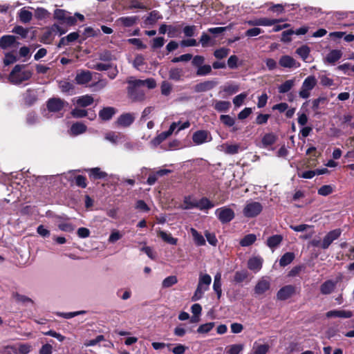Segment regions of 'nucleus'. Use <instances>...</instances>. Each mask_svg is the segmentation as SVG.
Listing matches in <instances>:
<instances>
[{
  "instance_id": "1a4fd4ad",
  "label": "nucleus",
  "mask_w": 354,
  "mask_h": 354,
  "mask_svg": "<svg viewBox=\"0 0 354 354\" xmlns=\"http://www.w3.org/2000/svg\"><path fill=\"white\" fill-rule=\"evenodd\" d=\"M67 104L64 100L58 98H50L47 102V109L50 112H59Z\"/></svg>"
},
{
  "instance_id": "e2e57ef3",
  "label": "nucleus",
  "mask_w": 354,
  "mask_h": 354,
  "mask_svg": "<svg viewBox=\"0 0 354 354\" xmlns=\"http://www.w3.org/2000/svg\"><path fill=\"white\" fill-rule=\"evenodd\" d=\"M59 88L62 92H70L74 89V85L66 81H60L59 83Z\"/></svg>"
},
{
  "instance_id": "bb28decb",
  "label": "nucleus",
  "mask_w": 354,
  "mask_h": 354,
  "mask_svg": "<svg viewBox=\"0 0 354 354\" xmlns=\"http://www.w3.org/2000/svg\"><path fill=\"white\" fill-rule=\"evenodd\" d=\"M295 80L291 79L285 81L281 85L278 86V91L279 93H286L292 89L295 86Z\"/></svg>"
},
{
  "instance_id": "7ed1b4c3",
  "label": "nucleus",
  "mask_w": 354,
  "mask_h": 354,
  "mask_svg": "<svg viewBox=\"0 0 354 354\" xmlns=\"http://www.w3.org/2000/svg\"><path fill=\"white\" fill-rule=\"evenodd\" d=\"M317 81L314 75L308 76L303 82L299 92L301 98L307 99L310 95V91L317 85Z\"/></svg>"
},
{
  "instance_id": "79ce46f5",
  "label": "nucleus",
  "mask_w": 354,
  "mask_h": 354,
  "mask_svg": "<svg viewBox=\"0 0 354 354\" xmlns=\"http://www.w3.org/2000/svg\"><path fill=\"white\" fill-rule=\"evenodd\" d=\"M113 65L112 64H102L97 63L96 64H87V66L89 68L95 69L99 71H104L109 70Z\"/></svg>"
},
{
  "instance_id": "4d7b16f0",
  "label": "nucleus",
  "mask_w": 354,
  "mask_h": 354,
  "mask_svg": "<svg viewBox=\"0 0 354 354\" xmlns=\"http://www.w3.org/2000/svg\"><path fill=\"white\" fill-rule=\"evenodd\" d=\"M212 72V66L208 64H203L199 67L196 71L198 76H205L209 75Z\"/></svg>"
},
{
  "instance_id": "f257e3e1",
  "label": "nucleus",
  "mask_w": 354,
  "mask_h": 354,
  "mask_svg": "<svg viewBox=\"0 0 354 354\" xmlns=\"http://www.w3.org/2000/svg\"><path fill=\"white\" fill-rule=\"evenodd\" d=\"M25 66L24 64H17L13 68L9 75V80L12 83L19 84L32 77V73L30 71L24 70Z\"/></svg>"
},
{
  "instance_id": "5701e85b",
  "label": "nucleus",
  "mask_w": 354,
  "mask_h": 354,
  "mask_svg": "<svg viewBox=\"0 0 354 354\" xmlns=\"http://www.w3.org/2000/svg\"><path fill=\"white\" fill-rule=\"evenodd\" d=\"M342 56V53L340 50H332L326 57V61L329 64H334L338 61Z\"/></svg>"
},
{
  "instance_id": "3c124183",
  "label": "nucleus",
  "mask_w": 354,
  "mask_h": 354,
  "mask_svg": "<svg viewBox=\"0 0 354 354\" xmlns=\"http://www.w3.org/2000/svg\"><path fill=\"white\" fill-rule=\"evenodd\" d=\"M196 30L197 27L194 25L185 26L183 29V32L185 37H192L196 35Z\"/></svg>"
},
{
  "instance_id": "09e8293b",
  "label": "nucleus",
  "mask_w": 354,
  "mask_h": 354,
  "mask_svg": "<svg viewBox=\"0 0 354 354\" xmlns=\"http://www.w3.org/2000/svg\"><path fill=\"white\" fill-rule=\"evenodd\" d=\"M32 346L29 344H20L14 352L15 354H28Z\"/></svg>"
},
{
  "instance_id": "39448f33",
  "label": "nucleus",
  "mask_w": 354,
  "mask_h": 354,
  "mask_svg": "<svg viewBox=\"0 0 354 354\" xmlns=\"http://www.w3.org/2000/svg\"><path fill=\"white\" fill-rule=\"evenodd\" d=\"M215 214L222 223L230 222L235 216L234 210L227 206L216 209Z\"/></svg>"
},
{
  "instance_id": "aec40b11",
  "label": "nucleus",
  "mask_w": 354,
  "mask_h": 354,
  "mask_svg": "<svg viewBox=\"0 0 354 354\" xmlns=\"http://www.w3.org/2000/svg\"><path fill=\"white\" fill-rule=\"evenodd\" d=\"M279 63L283 68L298 67L299 66H296V60L289 55L281 56Z\"/></svg>"
},
{
  "instance_id": "72a5a7b5",
  "label": "nucleus",
  "mask_w": 354,
  "mask_h": 354,
  "mask_svg": "<svg viewBox=\"0 0 354 354\" xmlns=\"http://www.w3.org/2000/svg\"><path fill=\"white\" fill-rule=\"evenodd\" d=\"M199 43L201 44L202 47L205 48L209 46H212L214 41L209 35L205 32H203L199 39Z\"/></svg>"
},
{
  "instance_id": "4468645a",
  "label": "nucleus",
  "mask_w": 354,
  "mask_h": 354,
  "mask_svg": "<svg viewBox=\"0 0 354 354\" xmlns=\"http://www.w3.org/2000/svg\"><path fill=\"white\" fill-rule=\"evenodd\" d=\"M353 316V313L351 310H333L326 313L327 318L339 317V318H351Z\"/></svg>"
},
{
  "instance_id": "f8f14e48",
  "label": "nucleus",
  "mask_w": 354,
  "mask_h": 354,
  "mask_svg": "<svg viewBox=\"0 0 354 354\" xmlns=\"http://www.w3.org/2000/svg\"><path fill=\"white\" fill-rule=\"evenodd\" d=\"M92 80V73L89 71H80L77 73L75 81L77 84H85Z\"/></svg>"
},
{
  "instance_id": "a211bd4d",
  "label": "nucleus",
  "mask_w": 354,
  "mask_h": 354,
  "mask_svg": "<svg viewBox=\"0 0 354 354\" xmlns=\"http://www.w3.org/2000/svg\"><path fill=\"white\" fill-rule=\"evenodd\" d=\"M184 71L182 68L178 67L171 68L169 71V79L175 82L183 80Z\"/></svg>"
},
{
  "instance_id": "cd10ccee",
  "label": "nucleus",
  "mask_w": 354,
  "mask_h": 354,
  "mask_svg": "<svg viewBox=\"0 0 354 354\" xmlns=\"http://www.w3.org/2000/svg\"><path fill=\"white\" fill-rule=\"evenodd\" d=\"M192 236L193 237L195 244L198 246H202L205 245V240L203 236L200 234L196 229L192 227L190 229Z\"/></svg>"
},
{
  "instance_id": "2eb2a0df",
  "label": "nucleus",
  "mask_w": 354,
  "mask_h": 354,
  "mask_svg": "<svg viewBox=\"0 0 354 354\" xmlns=\"http://www.w3.org/2000/svg\"><path fill=\"white\" fill-rule=\"evenodd\" d=\"M270 281L266 278L261 279L254 287V293L257 295H261L270 289Z\"/></svg>"
},
{
  "instance_id": "0eeeda50",
  "label": "nucleus",
  "mask_w": 354,
  "mask_h": 354,
  "mask_svg": "<svg viewBox=\"0 0 354 354\" xmlns=\"http://www.w3.org/2000/svg\"><path fill=\"white\" fill-rule=\"evenodd\" d=\"M19 44L15 35H6L0 38V48L3 50L17 48Z\"/></svg>"
},
{
  "instance_id": "680f3d73",
  "label": "nucleus",
  "mask_w": 354,
  "mask_h": 354,
  "mask_svg": "<svg viewBox=\"0 0 354 354\" xmlns=\"http://www.w3.org/2000/svg\"><path fill=\"white\" fill-rule=\"evenodd\" d=\"M17 60V55L14 53H7L5 55L3 63L6 66H8L15 63Z\"/></svg>"
},
{
  "instance_id": "13d9d810",
  "label": "nucleus",
  "mask_w": 354,
  "mask_h": 354,
  "mask_svg": "<svg viewBox=\"0 0 354 354\" xmlns=\"http://www.w3.org/2000/svg\"><path fill=\"white\" fill-rule=\"evenodd\" d=\"M243 349V345L241 344L230 345L227 350V354H240Z\"/></svg>"
},
{
  "instance_id": "4c0bfd02",
  "label": "nucleus",
  "mask_w": 354,
  "mask_h": 354,
  "mask_svg": "<svg viewBox=\"0 0 354 354\" xmlns=\"http://www.w3.org/2000/svg\"><path fill=\"white\" fill-rule=\"evenodd\" d=\"M248 277V272L247 270H243L240 271H236L234 273L233 281L236 283H240L246 280Z\"/></svg>"
},
{
  "instance_id": "a18cd8bd",
  "label": "nucleus",
  "mask_w": 354,
  "mask_h": 354,
  "mask_svg": "<svg viewBox=\"0 0 354 354\" xmlns=\"http://www.w3.org/2000/svg\"><path fill=\"white\" fill-rule=\"evenodd\" d=\"M230 50L229 48L222 47L214 50V56L218 59H221L226 57L230 53Z\"/></svg>"
},
{
  "instance_id": "7c9ffc66",
  "label": "nucleus",
  "mask_w": 354,
  "mask_h": 354,
  "mask_svg": "<svg viewBox=\"0 0 354 354\" xmlns=\"http://www.w3.org/2000/svg\"><path fill=\"white\" fill-rule=\"evenodd\" d=\"M86 130V127L80 122L74 123L71 127V133L74 136H77L84 133Z\"/></svg>"
},
{
  "instance_id": "ea45409f",
  "label": "nucleus",
  "mask_w": 354,
  "mask_h": 354,
  "mask_svg": "<svg viewBox=\"0 0 354 354\" xmlns=\"http://www.w3.org/2000/svg\"><path fill=\"white\" fill-rule=\"evenodd\" d=\"M295 254L292 252L285 253L279 260V264L281 266H286L290 264L294 259Z\"/></svg>"
},
{
  "instance_id": "c9c22d12",
  "label": "nucleus",
  "mask_w": 354,
  "mask_h": 354,
  "mask_svg": "<svg viewBox=\"0 0 354 354\" xmlns=\"http://www.w3.org/2000/svg\"><path fill=\"white\" fill-rule=\"evenodd\" d=\"M158 236L165 242L171 244V245H176L177 239L174 238L170 233H167L165 231H160L158 232Z\"/></svg>"
},
{
  "instance_id": "c85d7f7f",
  "label": "nucleus",
  "mask_w": 354,
  "mask_h": 354,
  "mask_svg": "<svg viewBox=\"0 0 354 354\" xmlns=\"http://www.w3.org/2000/svg\"><path fill=\"white\" fill-rule=\"evenodd\" d=\"M196 203H197L196 199L192 198L191 196H187L184 198L183 204L180 207L183 209H191L196 208Z\"/></svg>"
},
{
  "instance_id": "dca6fc26",
  "label": "nucleus",
  "mask_w": 354,
  "mask_h": 354,
  "mask_svg": "<svg viewBox=\"0 0 354 354\" xmlns=\"http://www.w3.org/2000/svg\"><path fill=\"white\" fill-rule=\"evenodd\" d=\"M116 109L114 107L107 106L103 108L99 112V117L102 120H110L112 117L116 113Z\"/></svg>"
},
{
  "instance_id": "e433bc0d",
  "label": "nucleus",
  "mask_w": 354,
  "mask_h": 354,
  "mask_svg": "<svg viewBox=\"0 0 354 354\" xmlns=\"http://www.w3.org/2000/svg\"><path fill=\"white\" fill-rule=\"evenodd\" d=\"M257 239L256 235L249 234L245 235L240 241V245L243 247H248L253 244Z\"/></svg>"
},
{
  "instance_id": "6e6552de",
  "label": "nucleus",
  "mask_w": 354,
  "mask_h": 354,
  "mask_svg": "<svg viewBox=\"0 0 354 354\" xmlns=\"http://www.w3.org/2000/svg\"><path fill=\"white\" fill-rule=\"evenodd\" d=\"M342 234L340 229H335L330 231L323 239L321 247L323 249H327L330 245L337 239Z\"/></svg>"
},
{
  "instance_id": "37998d69",
  "label": "nucleus",
  "mask_w": 354,
  "mask_h": 354,
  "mask_svg": "<svg viewBox=\"0 0 354 354\" xmlns=\"http://www.w3.org/2000/svg\"><path fill=\"white\" fill-rule=\"evenodd\" d=\"M90 176L95 179H102L106 177L107 174L100 170L98 167L90 169Z\"/></svg>"
},
{
  "instance_id": "338daca9",
  "label": "nucleus",
  "mask_w": 354,
  "mask_h": 354,
  "mask_svg": "<svg viewBox=\"0 0 354 354\" xmlns=\"http://www.w3.org/2000/svg\"><path fill=\"white\" fill-rule=\"evenodd\" d=\"M161 93L163 95L167 96L171 93V84L167 81H163L161 84Z\"/></svg>"
},
{
  "instance_id": "393cba45",
  "label": "nucleus",
  "mask_w": 354,
  "mask_h": 354,
  "mask_svg": "<svg viewBox=\"0 0 354 354\" xmlns=\"http://www.w3.org/2000/svg\"><path fill=\"white\" fill-rule=\"evenodd\" d=\"M18 17L21 23L28 24L32 19V13L23 8L19 11Z\"/></svg>"
},
{
  "instance_id": "052dcab7",
  "label": "nucleus",
  "mask_w": 354,
  "mask_h": 354,
  "mask_svg": "<svg viewBox=\"0 0 354 354\" xmlns=\"http://www.w3.org/2000/svg\"><path fill=\"white\" fill-rule=\"evenodd\" d=\"M214 326V322H209L204 324L201 325L198 329L197 332L198 333H207L209 332Z\"/></svg>"
},
{
  "instance_id": "2f4dec72",
  "label": "nucleus",
  "mask_w": 354,
  "mask_h": 354,
  "mask_svg": "<svg viewBox=\"0 0 354 354\" xmlns=\"http://www.w3.org/2000/svg\"><path fill=\"white\" fill-rule=\"evenodd\" d=\"M93 97L90 95H84L80 96L77 100V105H79L80 106H82V107L88 106L91 105V104H93Z\"/></svg>"
},
{
  "instance_id": "a19ab883",
  "label": "nucleus",
  "mask_w": 354,
  "mask_h": 354,
  "mask_svg": "<svg viewBox=\"0 0 354 354\" xmlns=\"http://www.w3.org/2000/svg\"><path fill=\"white\" fill-rule=\"evenodd\" d=\"M98 57L101 61L111 62L115 59V57L110 50H104L98 53Z\"/></svg>"
},
{
  "instance_id": "6ab92c4d",
  "label": "nucleus",
  "mask_w": 354,
  "mask_h": 354,
  "mask_svg": "<svg viewBox=\"0 0 354 354\" xmlns=\"http://www.w3.org/2000/svg\"><path fill=\"white\" fill-rule=\"evenodd\" d=\"M139 20L138 16L121 17L118 19L117 22L124 27H131L137 24Z\"/></svg>"
},
{
  "instance_id": "ddd939ff",
  "label": "nucleus",
  "mask_w": 354,
  "mask_h": 354,
  "mask_svg": "<svg viewBox=\"0 0 354 354\" xmlns=\"http://www.w3.org/2000/svg\"><path fill=\"white\" fill-rule=\"evenodd\" d=\"M217 82L214 80H207L196 84L194 88L196 93L205 92L214 88Z\"/></svg>"
},
{
  "instance_id": "4be33fe9",
  "label": "nucleus",
  "mask_w": 354,
  "mask_h": 354,
  "mask_svg": "<svg viewBox=\"0 0 354 354\" xmlns=\"http://www.w3.org/2000/svg\"><path fill=\"white\" fill-rule=\"evenodd\" d=\"M213 106L214 109L218 112H227L231 107V103L229 101L215 100Z\"/></svg>"
},
{
  "instance_id": "49530a36",
  "label": "nucleus",
  "mask_w": 354,
  "mask_h": 354,
  "mask_svg": "<svg viewBox=\"0 0 354 354\" xmlns=\"http://www.w3.org/2000/svg\"><path fill=\"white\" fill-rule=\"evenodd\" d=\"M161 18H162V17L160 15L158 11L153 10L149 13V15L147 17L145 21L147 24H155L157 21V20H158L159 19H161Z\"/></svg>"
},
{
  "instance_id": "20e7f679",
  "label": "nucleus",
  "mask_w": 354,
  "mask_h": 354,
  "mask_svg": "<svg viewBox=\"0 0 354 354\" xmlns=\"http://www.w3.org/2000/svg\"><path fill=\"white\" fill-rule=\"evenodd\" d=\"M263 209L262 205L256 201H248L243 209V215L247 218H253L258 216Z\"/></svg>"
},
{
  "instance_id": "f03ea898",
  "label": "nucleus",
  "mask_w": 354,
  "mask_h": 354,
  "mask_svg": "<svg viewBox=\"0 0 354 354\" xmlns=\"http://www.w3.org/2000/svg\"><path fill=\"white\" fill-rule=\"evenodd\" d=\"M138 80L133 79V77H129L127 82L129 84L127 92L129 97L134 101H141L145 98V92L141 88L142 86L140 84H137Z\"/></svg>"
},
{
  "instance_id": "9d476101",
  "label": "nucleus",
  "mask_w": 354,
  "mask_h": 354,
  "mask_svg": "<svg viewBox=\"0 0 354 354\" xmlns=\"http://www.w3.org/2000/svg\"><path fill=\"white\" fill-rule=\"evenodd\" d=\"M135 118L136 116L134 113H123L118 117L116 123L120 127H128L134 122Z\"/></svg>"
},
{
  "instance_id": "6e6d98bb",
  "label": "nucleus",
  "mask_w": 354,
  "mask_h": 354,
  "mask_svg": "<svg viewBox=\"0 0 354 354\" xmlns=\"http://www.w3.org/2000/svg\"><path fill=\"white\" fill-rule=\"evenodd\" d=\"M177 282L178 279L176 276H169L162 281V286L165 288H169L176 284Z\"/></svg>"
},
{
  "instance_id": "69168bd1",
  "label": "nucleus",
  "mask_w": 354,
  "mask_h": 354,
  "mask_svg": "<svg viewBox=\"0 0 354 354\" xmlns=\"http://www.w3.org/2000/svg\"><path fill=\"white\" fill-rule=\"evenodd\" d=\"M121 136L120 134H117L114 132H109L105 136V139L113 144H117Z\"/></svg>"
},
{
  "instance_id": "c756f323",
  "label": "nucleus",
  "mask_w": 354,
  "mask_h": 354,
  "mask_svg": "<svg viewBox=\"0 0 354 354\" xmlns=\"http://www.w3.org/2000/svg\"><path fill=\"white\" fill-rule=\"evenodd\" d=\"M211 282L212 278L209 274H200L198 286L205 288V290H207Z\"/></svg>"
},
{
  "instance_id": "423d86ee",
  "label": "nucleus",
  "mask_w": 354,
  "mask_h": 354,
  "mask_svg": "<svg viewBox=\"0 0 354 354\" xmlns=\"http://www.w3.org/2000/svg\"><path fill=\"white\" fill-rule=\"evenodd\" d=\"M211 133L206 130H198L192 135V140L196 145H201L205 142L212 141Z\"/></svg>"
},
{
  "instance_id": "603ef678",
  "label": "nucleus",
  "mask_w": 354,
  "mask_h": 354,
  "mask_svg": "<svg viewBox=\"0 0 354 354\" xmlns=\"http://www.w3.org/2000/svg\"><path fill=\"white\" fill-rule=\"evenodd\" d=\"M254 354H266L269 350V346L264 344H254Z\"/></svg>"
},
{
  "instance_id": "58836bf2",
  "label": "nucleus",
  "mask_w": 354,
  "mask_h": 354,
  "mask_svg": "<svg viewBox=\"0 0 354 354\" xmlns=\"http://www.w3.org/2000/svg\"><path fill=\"white\" fill-rule=\"evenodd\" d=\"M86 313V310H79V311L69 312V313L57 312V313H56V315L58 317L68 319H71L75 316L84 315Z\"/></svg>"
},
{
  "instance_id": "8fccbe9b",
  "label": "nucleus",
  "mask_w": 354,
  "mask_h": 354,
  "mask_svg": "<svg viewBox=\"0 0 354 354\" xmlns=\"http://www.w3.org/2000/svg\"><path fill=\"white\" fill-rule=\"evenodd\" d=\"M277 138L273 133H267L262 138V143L265 147L273 145L276 142Z\"/></svg>"
},
{
  "instance_id": "5fc2aeb1",
  "label": "nucleus",
  "mask_w": 354,
  "mask_h": 354,
  "mask_svg": "<svg viewBox=\"0 0 354 354\" xmlns=\"http://www.w3.org/2000/svg\"><path fill=\"white\" fill-rule=\"evenodd\" d=\"M50 15L49 12L44 8H37L35 12V16L37 19H44Z\"/></svg>"
},
{
  "instance_id": "f3484780",
  "label": "nucleus",
  "mask_w": 354,
  "mask_h": 354,
  "mask_svg": "<svg viewBox=\"0 0 354 354\" xmlns=\"http://www.w3.org/2000/svg\"><path fill=\"white\" fill-rule=\"evenodd\" d=\"M263 259L259 257L250 258L248 262V267L254 272H259L262 268Z\"/></svg>"
},
{
  "instance_id": "774afa93",
  "label": "nucleus",
  "mask_w": 354,
  "mask_h": 354,
  "mask_svg": "<svg viewBox=\"0 0 354 354\" xmlns=\"http://www.w3.org/2000/svg\"><path fill=\"white\" fill-rule=\"evenodd\" d=\"M318 194L326 196L333 192V187L330 185H323L318 189Z\"/></svg>"
},
{
  "instance_id": "f704fd0d",
  "label": "nucleus",
  "mask_w": 354,
  "mask_h": 354,
  "mask_svg": "<svg viewBox=\"0 0 354 354\" xmlns=\"http://www.w3.org/2000/svg\"><path fill=\"white\" fill-rule=\"evenodd\" d=\"M310 48L307 45H303L296 50V53L304 61L306 62L309 57Z\"/></svg>"
},
{
  "instance_id": "864d4df0",
  "label": "nucleus",
  "mask_w": 354,
  "mask_h": 354,
  "mask_svg": "<svg viewBox=\"0 0 354 354\" xmlns=\"http://www.w3.org/2000/svg\"><path fill=\"white\" fill-rule=\"evenodd\" d=\"M221 122L226 127H233L235 124V119L229 115H221L220 116Z\"/></svg>"
},
{
  "instance_id": "412c9836",
  "label": "nucleus",
  "mask_w": 354,
  "mask_h": 354,
  "mask_svg": "<svg viewBox=\"0 0 354 354\" xmlns=\"http://www.w3.org/2000/svg\"><path fill=\"white\" fill-rule=\"evenodd\" d=\"M179 124L180 122L171 123V124L169 127V129L167 131L162 132L157 136L156 139L158 142H161L164 141L165 139H167L169 136H170Z\"/></svg>"
},
{
  "instance_id": "0e129e2a",
  "label": "nucleus",
  "mask_w": 354,
  "mask_h": 354,
  "mask_svg": "<svg viewBox=\"0 0 354 354\" xmlns=\"http://www.w3.org/2000/svg\"><path fill=\"white\" fill-rule=\"evenodd\" d=\"M53 29L45 31L41 37V41L44 44H50L53 39Z\"/></svg>"
},
{
  "instance_id": "de8ad7c7",
  "label": "nucleus",
  "mask_w": 354,
  "mask_h": 354,
  "mask_svg": "<svg viewBox=\"0 0 354 354\" xmlns=\"http://www.w3.org/2000/svg\"><path fill=\"white\" fill-rule=\"evenodd\" d=\"M248 96L247 93H241L239 95L235 96L233 98V104L236 108L240 107L241 105H243L245 100L246 99Z\"/></svg>"
},
{
  "instance_id": "c03bdc74",
  "label": "nucleus",
  "mask_w": 354,
  "mask_h": 354,
  "mask_svg": "<svg viewBox=\"0 0 354 354\" xmlns=\"http://www.w3.org/2000/svg\"><path fill=\"white\" fill-rule=\"evenodd\" d=\"M24 100L26 104L30 106L32 105L36 100L37 96L33 91L28 90L24 95Z\"/></svg>"
},
{
  "instance_id": "a878e982",
  "label": "nucleus",
  "mask_w": 354,
  "mask_h": 354,
  "mask_svg": "<svg viewBox=\"0 0 354 354\" xmlns=\"http://www.w3.org/2000/svg\"><path fill=\"white\" fill-rule=\"evenodd\" d=\"M335 288V283L332 280H327L322 284L320 291L323 295L330 294Z\"/></svg>"
},
{
  "instance_id": "473e14b6",
  "label": "nucleus",
  "mask_w": 354,
  "mask_h": 354,
  "mask_svg": "<svg viewBox=\"0 0 354 354\" xmlns=\"http://www.w3.org/2000/svg\"><path fill=\"white\" fill-rule=\"evenodd\" d=\"M283 240V236L279 234L273 235L267 240V245L270 248L278 246Z\"/></svg>"
},
{
  "instance_id": "b1692460",
  "label": "nucleus",
  "mask_w": 354,
  "mask_h": 354,
  "mask_svg": "<svg viewBox=\"0 0 354 354\" xmlns=\"http://www.w3.org/2000/svg\"><path fill=\"white\" fill-rule=\"evenodd\" d=\"M214 206V203L205 197H203L200 200H197V203H196V208L200 210L209 209Z\"/></svg>"
},
{
  "instance_id": "bf43d9fd",
  "label": "nucleus",
  "mask_w": 354,
  "mask_h": 354,
  "mask_svg": "<svg viewBox=\"0 0 354 354\" xmlns=\"http://www.w3.org/2000/svg\"><path fill=\"white\" fill-rule=\"evenodd\" d=\"M137 84H141L142 86H147L148 88H154L156 86V82L153 78H148L145 80H138Z\"/></svg>"
},
{
  "instance_id": "9b49d317",
  "label": "nucleus",
  "mask_w": 354,
  "mask_h": 354,
  "mask_svg": "<svg viewBox=\"0 0 354 354\" xmlns=\"http://www.w3.org/2000/svg\"><path fill=\"white\" fill-rule=\"evenodd\" d=\"M295 292V286L287 285L282 287L277 292V297L279 300H286L290 298Z\"/></svg>"
}]
</instances>
